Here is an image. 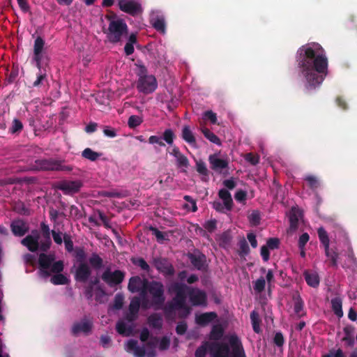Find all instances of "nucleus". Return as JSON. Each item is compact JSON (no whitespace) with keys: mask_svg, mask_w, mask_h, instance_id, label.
<instances>
[{"mask_svg":"<svg viewBox=\"0 0 357 357\" xmlns=\"http://www.w3.org/2000/svg\"><path fill=\"white\" fill-rule=\"evenodd\" d=\"M296 60L305 79L307 90L319 87L328 75V61L324 48L317 43L302 45L296 52Z\"/></svg>","mask_w":357,"mask_h":357,"instance_id":"obj_1","label":"nucleus"},{"mask_svg":"<svg viewBox=\"0 0 357 357\" xmlns=\"http://www.w3.org/2000/svg\"><path fill=\"white\" fill-rule=\"evenodd\" d=\"M228 345L226 343H213L211 347L213 357H246L239 337L231 335L229 337Z\"/></svg>","mask_w":357,"mask_h":357,"instance_id":"obj_2","label":"nucleus"},{"mask_svg":"<svg viewBox=\"0 0 357 357\" xmlns=\"http://www.w3.org/2000/svg\"><path fill=\"white\" fill-rule=\"evenodd\" d=\"M29 169L32 171L69 172L73 169V167L66 165L64 160L47 158L36 160L31 165Z\"/></svg>","mask_w":357,"mask_h":357,"instance_id":"obj_3","label":"nucleus"},{"mask_svg":"<svg viewBox=\"0 0 357 357\" xmlns=\"http://www.w3.org/2000/svg\"><path fill=\"white\" fill-rule=\"evenodd\" d=\"M189 289L190 287L185 284L178 282H172L169 287V291L175 294L173 301L178 310H183V314H180L181 317H185L190 313V308L185 304Z\"/></svg>","mask_w":357,"mask_h":357,"instance_id":"obj_4","label":"nucleus"},{"mask_svg":"<svg viewBox=\"0 0 357 357\" xmlns=\"http://www.w3.org/2000/svg\"><path fill=\"white\" fill-rule=\"evenodd\" d=\"M109 24L107 31V37L112 43H117L121 41L123 35L128 33V26L123 20L119 18H113L107 15Z\"/></svg>","mask_w":357,"mask_h":357,"instance_id":"obj_5","label":"nucleus"},{"mask_svg":"<svg viewBox=\"0 0 357 357\" xmlns=\"http://www.w3.org/2000/svg\"><path fill=\"white\" fill-rule=\"evenodd\" d=\"M146 294L149 293L152 297L151 305L155 310L162 309L165 302L164 284L155 280L146 282Z\"/></svg>","mask_w":357,"mask_h":357,"instance_id":"obj_6","label":"nucleus"},{"mask_svg":"<svg viewBox=\"0 0 357 357\" xmlns=\"http://www.w3.org/2000/svg\"><path fill=\"white\" fill-rule=\"evenodd\" d=\"M136 87L139 92L144 94H150L153 93L158 88V82L154 75L138 79L136 83Z\"/></svg>","mask_w":357,"mask_h":357,"instance_id":"obj_7","label":"nucleus"},{"mask_svg":"<svg viewBox=\"0 0 357 357\" xmlns=\"http://www.w3.org/2000/svg\"><path fill=\"white\" fill-rule=\"evenodd\" d=\"M119 9L131 16L142 14L143 10L142 5L135 0H117Z\"/></svg>","mask_w":357,"mask_h":357,"instance_id":"obj_8","label":"nucleus"},{"mask_svg":"<svg viewBox=\"0 0 357 357\" xmlns=\"http://www.w3.org/2000/svg\"><path fill=\"white\" fill-rule=\"evenodd\" d=\"M153 264L154 267L165 277H171L175 273V269L173 265L167 258H153Z\"/></svg>","mask_w":357,"mask_h":357,"instance_id":"obj_9","label":"nucleus"},{"mask_svg":"<svg viewBox=\"0 0 357 357\" xmlns=\"http://www.w3.org/2000/svg\"><path fill=\"white\" fill-rule=\"evenodd\" d=\"M124 278V272L120 270L112 272L109 268L105 270L101 275V279L109 287H114L121 284L123 281Z\"/></svg>","mask_w":357,"mask_h":357,"instance_id":"obj_10","label":"nucleus"},{"mask_svg":"<svg viewBox=\"0 0 357 357\" xmlns=\"http://www.w3.org/2000/svg\"><path fill=\"white\" fill-rule=\"evenodd\" d=\"M210 168L218 174H222L223 170L228 168L229 160L227 158H220V153L211 154L208 158Z\"/></svg>","mask_w":357,"mask_h":357,"instance_id":"obj_11","label":"nucleus"},{"mask_svg":"<svg viewBox=\"0 0 357 357\" xmlns=\"http://www.w3.org/2000/svg\"><path fill=\"white\" fill-rule=\"evenodd\" d=\"M40 235L37 230H33L31 234L27 235L21 240V244L25 246L30 252H35L40 250Z\"/></svg>","mask_w":357,"mask_h":357,"instance_id":"obj_12","label":"nucleus"},{"mask_svg":"<svg viewBox=\"0 0 357 357\" xmlns=\"http://www.w3.org/2000/svg\"><path fill=\"white\" fill-rule=\"evenodd\" d=\"M148 280L142 279L139 276H134L130 278L128 289L132 293L140 292L141 296L145 297L146 296V282Z\"/></svg>","mask_w":357,"mask_h":357,"instance_id":"obj_13","label":"nucleus"},{"mask_svg":"<svg viewBox=\"0 0 357 357\" xmlns=\"http://www.w3.org/2000/svg\"><path fill=\"white\" fill-rule=\"evenodd\" d=\"M188 294L192 305L200 306L206 305V294L204 291L190 287Z\"/></svg>","mask_w":357,"mask_h":357,"instance_id":"obj_14","label":"nucleus"},{"mask_svg":"<svg viewBox=\"0 0 357 357\" xmlns=\"http://www.w3.org/2000/svg\"><path fill=\"white\" fill-rule=\"evenodd\" d=\"M10 227L13 234L18 237L24 236L29 230L28 224L21 218L13 220Z\"/></svg>","mask_w":357,"mask_h":357,"instance_id":"obj_15","label":"nucleus"},{"mask_svg":"<svg viewBox=\"0 0 357 357\" xmlns=\"http://www.w3.org/2000/svg\"><path fill=\"white\" fill-rule=\"evenodd\" d=\"M54 255L52 254L47 255L41 253L39 255L38 264L40 268L41 273L43 276L49 277L50 275L49 269L52 264L54 262Z\"/></svg>","mask_w":357,"mask_h":357,"instance_id":"obj_16","label":"nucleus"},{"mask_svg":"<svg viewBox=\"0 0 357 357\" xmlns=\"http://www.w3.org/2000/svg\"><path fill=\"white\" fill-rule=\"evenodd\" d=\"M150 22L152 26L158 32L165 33L166 22L165 16L159 12H153L151 15Z\"/></svg>","mask_w":357,"mask_h":357,"instance_id":"obj_17","label":"nucleus"},{"mask_svg":"<svg viewBox=\"0 0 357 357\" xmlns=\"http://www.w3.org/2000/svg\"><path fill=\"white\" fill-rule=\"evenodd\" d=\"M140 307V299L137 296H135L130 301L128 306V312L126 314V319L132 323L138 317V313Z\"/></svg>","mask_w":357,"mask_h":357,"instance_id":"obj_18","label":"nucleus"},{"mask_svg":"<svg viewBox=\"0 0 357 357\" xmlns=\"http://www.w3.org/2000/svg\"><path fill=\"white\" fill-rule=\"evenodd\" d=\"M82 186V183L79 181H61L58 188L64 194H73L77 192Z\"/></svg>","mask_w":357,"mask_h":357,"instance_id":"obj_19","label":"nucleus"},{"mask_svg":"<svg viewBox=\"0 0 357 357\" xmlns=\"http://www.w3.org/2000/svg\"><path fill=\"white\" fill-rule=\"evenodd\" d=\"M130 193L128 190L118 191L116 190L112 191L105 190H91V197H98L100 196L107 197L124 198L129 196Z\"/></svg>","mask_w":357,"mask_h":357,"instance_id":"obj_20","label":"nucleus"},{"mask_svg":"<svg viewBox=\"0 0 357 357\" xmlns=\"http://www.w3.org/2000/svg\"><path fill=\"white\" fill-rule=\"evenodd\" d=\"M40 229L43 236V240L40 241V250L43 252H47L52 245L50 234H52L50 227L44 222L40 223Z\"/></svg>","mask_w":357,"mask_h":357,"instance_id":"obj_21","label":"nucleus"},{"mask_svg":"<svg viewBox=\"0 0 357 357\" xmlns=\"http://www.w3.org/2000/svg\"><path fill=\"white\" fill-rule=\"evenodd\" d=\"M217 317L218 314L215 312H204L199 315H197L195 317V321L198 325L205 326L216 319Z\"/></svg>","mask_w":357,"mask_h":357,"instance_id":"obj_22","label":"nucleus"},{"mask_svg":"<svg viewBox=\"0 0 357 357\" xmlns=\"http://www.w3.org/2000/svg\"><path fill=\"white\" fill-rule=\"evenodd\" d=\"M89 332V320L84 318L82 321L75 323L72 327V334L77 336L81 333L87 334Z\"/></svg>","mask_w":357,"mask_h":357,"instance_id":"obj_23","label":"nucleus"},{"mask_svg":"<svg viewBox=\"0 0 357 357\" xmlns=\"http://www.w3.org/2000/svg\"><path fill=\"white\" fill-rule=\"evenodd\" d=\"M89 278V266L86 263L79 264L76 273L75 279L77 281L85 282Z\"/></svg>","mask_w":357,"mask_h":357,"instance_id":"obj_24","label":"nucleus"},{"mask_svg":"<svg viewBox=\"0 0 357 357\" xmlns=\"http://www.w3.org/2000/svg\"><path fill=\"white\" fill-rule=\"evenodd\" d=\"M182 139L192 147L197 146V141L194 133L189 126H184L181 130Z\"/></svg>","mask_w":357,"mask_h":357,"instance_id":"obj_25","label":"nucleus"},{"mask_svg":"<svg viewBox=\"0 0 357 357\" xmlns=\"http://www.w3.org/2000/svg\"><path fill=\"white\" fill-rule=\"evenodd\" d=\"M301 211L295 207H292L289 217V230L294 231L298 229L299 217L301 216Z\"/></svg>","mask_w":357,"mask_h":357,"instance_id":"obj_26","label":"nucleus"},{"mask_svg":"<svg viewBox=\"0 0 357 357\" xmlns=\"http://www.w3.org/2000/svg\"><path fill=\"white\" fill-rule=\"evenodd\" d=\"M188 258L191 264L197 269L202 270L206 262V256L204 254H189Z\"/></svg>","mask_w":357,"mask_h":357,"instance_id":"obj_27","label":"nucleus"},{"mask_svg":"<svg viewBox=\"0 0 357 357\" xmlns=\"http://www.w3.org/2000/svg\"><path fill=\"white\" fill-rule=\"evenodd\" d=\"M218 196L225 203L226 210L228 211H231L233 206V200L230 192L227 190L222 188L219 190Z\"/></svg>","mask_w":357,"mask_h":357,"instance_id":"obj_28","label":"nucleus"},{"mask_svg":"<svg viewBox=\"0 0 357 357\" xmlns=\"http://www.w3.org/2000/svg\"><path fill=\"white\" fill-rule=\"evenodd\" d=\"M303 275L307 284L310 287L316 288L319 286L320 280L317 273L305 271Z\"/></svg>","mask_w":357,"mask_h":357,"instance_id":"obj_29","label":"nucleus"},{"mask_svg":"<svg viewBox=\"0 0 357 357\" xmlns=\"http://www.w3.org/2000/svg\"><path fill=\"white\" fill-rule=\"evenodd\" d=\"M331 308L334 314L338 318L343 317L342 301L340 297H335L331 299Z\"/></svg>","mask_w":357,"mask_h":357,"instance_id":"obj_30","label":"nucleus"},{"mask_svg":"<svg viewBox=\"0 0 357 357\" xmlns=\"http://www.w3.org/2000/svg\"><path fill=\"white\" fill-rule=\"evenodd\" d=\"M324 252L328 258L329 266L337 268L339 254L333 248H331L330 246L328 247L327 250H324Z\"/></svg>","mask_w":357,"mask_h":357,"instance_id":"obj_31","label":"nucleus"},{"mask_svg":"<svg viewBox=\"0 0 357 357\" xmlns=\"http://www.w3.org/2000/svg\"><path fill=\"white\" fill-rule=\"evenodd\" d=\"M148 323L153 328L161 329L162 327V318L160 314L153 313L148 317Z\"/></svg>","mask_w":357,"mask_h":357,"instance_id":"obj_32","label":"nucleus"},{"mask_svg":"<svg viewBox=\"0 0 357 357\" xmlns=\"http://www.w3.org/2000/svg\"><path fill=\"white\" fill-rule=\"evenodd\" d=\"M293 300L294 301V312L298 317H301L303 315L301 312L303 310L304 302L298 294L294 295Z\"/></svg>","mask_w":357,"mask_h":357,"instance_id":"obj_33","label":"nucleus"},{"mask_svg":"<svg viewBox=\"0 0 357 357\" xmlns=\"http://www.w3.org/2000/svg\"><path fill=\"white\" fill-rule=\"evenodd\" d=\"M250 319L252 326L253 331L256 333H260L261 332V329L260 327L261 319L259 318V314L257 311L253 310L250 313Z\"/></svg>","mask_w":357,"mask_h":357,"instance_id":"obj_34","label":"nucleus"},{"mask_svg":"<svg viewBox=\"0 0 357 357\" xmlns=\"http://www.w3.org/2000/svg\"><path fill=\"white\" fill-rule=\"evenodd\" d=\"M116 329V331L123 336H129L132 331V327L128 326L127 324L122 320L117 321Z\"/></svg>","mask_w":357,"mask_h":357,"instance_id":"obj_35","label":"nucleus"},{"mask_svg":"<svg viewBox=\"0 0 357 357\" xmlns=\"http://www.w3.org/2000/svg\"><path fill=\"white\" fill-rule=\"evenodd\" d=\"M224 334V329L220 324L213 326L212 329L209 334V338L211 340H219L221 339Z\"/></svg>","mask_w":357,"mask_h":357,"instance_id":"obj_36","label":"nucleus"},{"mask_svg":"<svg viewBox=\"0 0 357 357\" xmlns=\"http://www.w3.org/2000/svg\"><path fill=\"white\" fill-rule=\"evenodd\" d=\"M317 234L321 243L324 245V250H327L330 246V239L326 229L321 227L317 229Z\"/></svg>","mask_w":357,"mask_h":357,"instance_id":"obj_37","label":"nucleus"},{"mask_svg":"<svg viewBox=\"0 0 357 357\" xmlns=\"http://www.w3.org/2000/svg\"><path fill=\"white\" fill-rule=\"evenodd\" d=\"M201 130L204 137L211 142L217 145L221 144V141L220 138L215 134L211 132L208 128H203L201 129Z\"/></svg>","mask_w":357,"mask_h":357,"instance_id":"obj_38","label":"nucleus"},{"mask_svg":"<svg viewBox=\"0 0 357 357\" xmlns=\"http://www.w3.org/2000/svg\"><path fill=\"white\" fill-rule=\"evenodd\" d=\"M19 75V68L17 66L13 65L11 71L6 75V78L4 81V84L8 85L15 82Z\"/></svg>","mask_w":357,"mask_h":357,"instance_id":"obj_39","label":"nucleus"},{"mask_svg":"<svg viewBox=\"0 0 357 357\" xmlns=\"http://www.w3.org/2000/svg\"><path fill=\"white\" fill-rule=\"evenodd\" d=\"M248 218L251 226H258L261 222V213L258 210H254L248 215Z\"/></svg>","mask_w":357,"mask_h":357,"instance_id":"obj_40","label":"nucleus"},{"mask_svg":"<svg viewBox=\"0 0 357 357\" xmlns=\"http://www.w3.org/2000/svg\"><path fill=\"white\" fill-rule=\"evenodd\" d=\"M47 82V74L40 69L37 74L36 79L33 82V87H40Z\"/></svg>","mask_w":357,"mask_h":357,"instance_id":"obj_41","label":"nucleus"},{"mask_svg":"<svg viewBox=\"0 0 357 357\" xmlns=\"http://www.w3.org/2000/svg\"><path fill=\"white\" fill-rule=\"evenodd\" d=\"M50 281L55 285L66 284L68 283V279L67 277L61 273L54 275L51 278Z\"/></svg>","mask_w":357,"mask_h":357,"instance_id":"obj_42","label":"nucleus"},{"mask_svg":"<svg viewBox=\"0 0 357 357\" xmlns=\"http://www.w3.org/2000/svg\"><path fill=\"white\" fill-rule=\"evenodd\" d=\"M143 122L142 117L137 115H132L128 118V125L130 128H135Z\"/></svg>","mask_w":357,"mask_h":357,"instance_id":"obj_43","label":"nucleus"},{"mask_svg":"<svg viewBox=\"0 0 357 357\" xmlns=\"http://www.w3.org/2000/svg\"><path fill=\"white\" fill-rule=\"evenodd\" d=\"M238 247V253L240 256H246L249 254L250 248L246 240L244 238L239 241Z\"/></svg>","mask_w":357,"mask_h":357,"instance_id":"obj_44","label":"nucleus"},{"mask_svg":"<svg viewBox=\"0 0 357 357\" xmlns=\"http://www.w3.org/2000/svg\"><path fill=\"white\" fill-rule=\"evenodd\" d=\"M102 266L103 261L102 258L96 253L91 255V267H93L95 268H100Z\"/></svg>","mask_w":357,"mask_h":357,"instance_id":"obj_45","label":"nucleus"},{"mask_svg":"<svg viewBox=\"0 0 357 357\" xmlns=\"http://www.w3.org/2000/svg\"><path fill=\"white\" fill-rule=\"evenodd\" d=\"M44 45L45 40L40 36H38L34 41L33 54H42Z\"/></svg>","mask_w":357,"mask_h":357,"instance_id":"obj_46","label":"nucleus"},{"mask_svg":"<svg viewBox=\"0 0 357 357\" xmlns=\"http://www.w3.org/2000/svg\"><path fill=\"white\" fill-rule=\"evenodd\" d=\"M23 128L22 123L17 119H15L13 121L12 126L10 128L9 131L12 134L20 133Z\"/></svg>","mask_w":357,"mask_h":357,"instance_id":"obj_47","label":"nucleus"},{"mask_svg":"<svg viewBox=\"0 0 357 357\" xmlns=\"http://www.w3.org/2000/svg\"><path fill=\"white\" fill-rule=\"evenodd\" d=\"M197 172L202 176H208L209 172L206 167V163L202 160L196 162Z\"/></svg>","mask_w":357,"mask_h":357,"instance_id":"obj_48","label":"nucleus"},{"mask_svg":"<svg viewBox=\"0 0 357 357\" xmlns=\"http://www.w3.org/2000/svg\"><path fill=\"white\" fill-rule=\"evenodd\" d=\"M94 295L96 300L99 303H103L107 296L105 291L101 287H98L95 289Z\"/></svg>","mask_w":357,"mask_h":357,"instance_id":"obj_49","label":"nucleus"},{"mask_svg":"<svg viewBox=\"0 0 357 357\" xmlns=\"http://www.w3.org/2000/svg\"><path fill=\"white\" fill-rule=\"evenodd\" d=\"M305 181L307 182L309 187L312 190H316L319 186V182L317 178L314 176L308 175L305 178Z\"/></svg>","mask_w":357,"mask_h":357,"instance_id":"obj_50","label":"nucleus"},{"mask_svg":"<svg viewBox=\"0 0 357 357\" xmlns=\"http://www.w3.org/2000/svg\"><path fill=\"white\" fill-rule=\"evenodd\" d=\"M132 263L140 267L142 270L149 272L150 270V266L147 264V262L142 257L137 258V259H132Z\"/></svg>","mask_w":357,"mask_h":357,"instance_id":"obj_51","label":"nucleus"},{"mask_svg":"<svg viewBox=\"0 0 357 357\" xmlns=\"http://www.w3.org/2000/svg\"><path fill=\"white\" fill-rule=\"evenodd\" d=\"M203 227L208 232L213 233L217 229V220L215 219L207 220L204 222Z\"/></svg>","mask_w":357,"mask_h":357,"instance_id":"obj_52","label":"nucleus"},{"mask_svg":"<svg viewBox=\"0 0 357 357\" xmlns=\"http://www.w3.org/2000/svg\"><path fill=\"white\" fill-rule=\"evenodd\" d=\"M266 287V280L263 277L258 278L254 284V289L258 293L264 291Z\"/></svg>","mask_w":357,"mask_h":357,"instance_id":"obj_53","label":"nucleus"},{"mask_svg":"<svg viewBox=\"0 0 357 357\" xmlns=\"http://www.w3.org/2000/svg\"><path fill=\"white\" fill-rule=\"evenodd\" d=\"M175 135L171 129H166L163 132V139L169 145L173 144Z\"/></svg>","mask_w":357,"mask_h":357,"instance_id":"obj_54","label":"nucleus"},{"mask_svg":"<svg viewBox=\"0 0 357 357\" xmlns=\"http://www.w3.org/2000/svg\"><path fill=\"white\" fill-rule=\"evenodd\" d=\"M50 269L52 273L56 274L61 273V272H62L63 270V262L59 260L52 263Z\"/></svg>","mask_w":357,"mask_h":357,"instance_id":"obj_55","label":"nucleus"},{"mask_svg":"<svg viewBox=\"0 0 357 357\" xmlns=\"http://www.w3.org/2000/svg\"><path fill=\"white\" fill-rule=\"evenodd\" d=\"M75 259L76 261L79 263V264H82V263H85L86 254L82 248H77L75 250Z\"/></svg>","mask_w":357,"mask_h":357,"instance_id":"obj_56","label":"nucleus"},{"mask_svg":"<svg viewBox=\"0 0 357 357\" xmlns=\"http://www.w3.org/2000/svg\"><path fill=\"white\" fill-rule=\"evenodd\" d=\"M138 68V70L137 72V75L138 79L144 78L150 76L151 75L148 74V70L146 67L143 64H136Z\"/></svg>","mask_w":357,"mask_h":357,"instance_id":"obj_57","label":"nucleus"},{"mask_svg":"<svg viewBox=\"0 0 357 357\" xmlns=\"http://www.w3.org/2000/svg\"><path fill=\"white\" fill-rule=\"evenodd\" d=\"M183 199L189 203L190 205H186L187 208L190 209L192 212L197 211V206L195 200L190 195H185Z\"/></svg>","mask_w":357,"mask_h":357,"instance_id":"obj_58","label":"nucleus"},{"mask_svg":"<svg viewBox=\"0 0 357 357\" xmlns=\"http://www.w3.org/2000/svg\"><path fill=\"white\" fill-rule=\"evenodd\" d=\"M63 242L66 250L68 252H71L73 250V242L71 239V236L67 234H64Z\"/></svg>","mask_w":357,"mask_h":357,"instance_id":"obj_59","label":"nucleus"},{"mask_svg":"<svg viewBox=\"0 0 357 357\" xmlns=\"http://www.w3.org/2000/svg\"><path fill=\"white\" fill-rule=\"evenodd\" d=\"M176 159L178 167H188L189 166V160L184 154L182 153L180 156L176 158Z\"/></svg>","mask_w":357,"mask_h":357,"instance_id":"obj_60","label":"nucleus"},{"mask_svg":"<svg viewBox=\"0 0 357 357\" xmlns=\"http://www.w3.org/2000/svg\"><path fill=\"white\" fill-rule=\"evenodd\" d=\"M208 343L204 342L200 347H199L195 353V357H205L207 352Z\"/></svg>","mask_w":357,"mask_h":357,"instance_id":"obj_61","label":"nucleus"},{"mask_svg":"<svg viewBox=\"0 0 357 357\" xmlns=\"http://www.w3.org/2000/svg\"><path fill=\"white\" fill-rule=\"evenodd\" d=\"M245 159L247 162H250L252 165H256L259 162V156L252 153H247L245 155Z\"/></svg>","mask_w":357,"mask_h":357,"instance_id":"obj_62","label":"nucleus"},{"mask_svg":"<svg viewBox=\"0 0 357 357\" xmlns=\"http://www.w3.org/2000/svg\"><path fill=\"white\" fill-rule=\"evenodd\" d=\"M280 245V240L278 238H270L266 241V246L271 250L278 248Z\"/></svg>","mask_w":357,"mask_h":357,"instance_id":"obj_63","label":"nucleus"},{"mask_svg":"<svg viewBox=\"0 0 357 357\" xmlns=\"http://www.w3.org/2000/svg\"><path fill=\"white\" fill-rule=\"evenodd\" d=\"M188 329L187 323L184 321H180L178 323L176 327V332L178 335H184Z\"/></svg>","mask_w":357,"mask_h":357,"instance_id":"obj_64","label":"nucleus"}]
</instances>
